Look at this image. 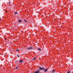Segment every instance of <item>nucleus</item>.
Segmentation results:
<instances>
[{"mask_svg":"<svg viewBox=\"0 0 73 73\" xmlns=\"http://www.w3.org/2000/svg\"><path fill=\"white\" fill-rule=\"evenodd\" d=\"M39 68V70H43L45 72H46L48 70V69H45L43 67H42L41 68V67L40 66Z\"/></svg>","mask_w":73,"mask_h":73,"instance_id":"nucleus-1","label":"nucleus"},{"mask_svg":"<svg viewBox=\"0 0 73 73\" xmlns=\"http://www.w3.org/2000/svg\"><path fill=\"white\" fill-rule=\"evenodd\" d=\"M27 49H29V50L33 49V47H30L27 48Z\"/></svg>","mask_w":73,"mask_h":73,"instance_id":"nucleus-2","label":"nucleus"},{"mask_svg":"<svg viewBox=\"0 0 73 73\" xmlns=\"http://www.w3.org/2000/svg\"><path fill=\"white\" fill-rule=\"evenodd\" d=\"M40 70H38L36 71L34 73H40Z\"/></svg>","mask_w":73,"mask_h":73,"instance_id":"nucleus-3","label":"nucleus"},{"mask_svg":"<svg viewBox=\"0 0 73 73\" xmlns=\"http://www.w3.org/2000/svg\"><path fill=\"white\" fill-rule=\"evenodd\" d=\"M19 62H20L21 63H22L23 62V60H20L19 61Z\"/></svg>","mask_w":73,"mask_h":73,"instance_id":"nucleus-4","label":"nucleus"},{"mask_svg":"<svg viewBox=\"0 0 73 73\" xmlns=\"http://www.w3.org/2000/svg\"><path fill=\"white\" fill-rule=\"evenodd\" d=\"M18 22H19V23H21V22H22V20H19L18 21Z\"/></svg>","mask_w":73,"mask_h":73,"instance_id":"nucleus-5","label":"nucleus"},{"mask_svg":"<svg viewBox=\"0 0 73 73\" xmlns=\"http://www.w3.org/2000/svg\"><path fill=\"white\" fill-rule=\"evenodd\" d=\"M52 73H54L55 72V70H53L52 71Z\"/></svg>","mask_w":73,"mask_h":73,"instance_id":"nucleus-6","label":"nucleus"},{"mask_svg":"<svg viewBox=\"0 0 73 73\" xmlns=\"http://www.w3.org/2000/svg\"><path fill=\"white\" fill-rule=\"evenodd\" d=\"M38 50H39V51H41V49H40V48H38Z\"/></svg>","mask_w":73,"mask_h":73,"instance_id":"nucleus-7","label":"nucleus"},{"mask_svg":"<svg viewBox=\"0 0 73 73\" xmlns=\"http://www.w3.org/2000/svg\"><path fill=\"white\" fill-rule=\"evenodd\" d=\"M14 14H15V15H16L18 14V13L17 12H15L14 13Z\"/></svg>","mask_w":73,"mask_h":73,"instance_id":"nucleus-8","label":"nucleus"},{"mask_svg":"<svg viewBox=\"0 0 73 73\" xmlns=\"http://www.w3.org/2000/svg\"><path fill=\"white\" fill-rule=\"evenodd\" d=\"M24 21H25L26 23H27V22H28L27 21H26V20H25V19H24Z\"/></svg>","mask_w":73,"mask_h":73,"instance_id":"nucleus-9","label":"nucleus"},{"mask_svg":"<svg viewBox=\"0 0 73 73\" xmlns=\"http://www.w3.org/2000/svg\"><path fill=\"white\" fill-rule=\"evenodd\" d=\"M16 50V51H17V52H18L19 51V49H17Z\"/></svg>","mask_w":73,"mask_h":73,"instance_id":"nucleus-10","label":"nucleus"},{"mask_svg":"<svg viewBox=\"0 0 73 73\" xmlns=\"http://www.w3.org/2000/svg\"><path fill=\"white\" fill-rule=\"evenodd\" d=\"M17 56L18 57H20V56H19V55L18 54L17 55Z\"/></svg>","mask_w":73,"mask_h":73,"instance_id":"nucleus-11","label":"nucleus"},{"mask_svg":"<svg viewBox=\"0 0 73 73\" xmlns=\"http://www.w3.org/2000/svg\"><path fill=\"white\" fill-rule=\"evenodd\" d=\"M70 73V71H68L67 73Z\"/></svg>","mask_w":73,"mask_h":73,"instance_id":"nucleus-12","label":"nucleus"},{"mask_svg":"<svg viewBox=\"0 0 73 73\" xmlns=\"http://www.w3.org/2000/svg\"><path fill=\"white\" fill-rule=\"evenodd\" d=\"M15 69H19V68L16 67L15 68Z\"/></svg>","mask_w":73,"mask_h":73,"instance_id":"nucleus-13","label":"nucleus"},{"mask_svg":"<svg viewBox=\"0 0 73 73\" xmlns=\"http://www.w3.org/2000/svg\"><path fill=\"white\" fill-rule=\"evenodd\" d=\"M36 59V58H35L34 59H33V60H34Z\"/></svg>","mask_w":73,"mask_h":73,"instance_id":"nucleus-14","label":"nucleus"},{"mask_svg":"<svg viewBox=\"0 0 73 73\" xmlns=\"http://www.w3.org/2000/svg\"><path fill=\"white\" fill-rule=\"evenodd\" d=\"M11 4V2H9V4Z\"/></svg>","mask_w":73,"mask_h":73,"instance_id":"nucleus-15","label":"nucleus"},{"mask_svg":"<svg viewBox=\"0 0 73 73\" xmlns=\"http://www.w3.org/2000/svg\"><path fill=\"white\" fill-rule=\"evenodd\" d=\"M6 12H7V11H6Z\"/></svg>","mask_w":73,"mask_h":73,"instance_id":"nucleus-16","label":"nucleus"},{"mask_svg":"<svg viewBox=\"0 0 73 73\" xmlns=\"http://www.w3.org/2000/svg\"><path fill=\"white\" fill-rule=\"evenodd\" d=\"M0 20H1V19H0Z\"/></svg>","mask_w":73,"mask_h":73,"instance_id":"nucleus-17","label":"nucleus"},{"mask_svg":"<svg viewBox=\"0 0 73 73\" xmlns=\"http://www.w3.org/2000/svg\"><path fill=\"white\" fill-rule=\"evenodd\" d=\"M40 73H41V72H40Z\"/></svg>","mask_w":73,"mask_h":73,"instance_id":"nucleus-18","label":"nucleus"}]
</instances>
